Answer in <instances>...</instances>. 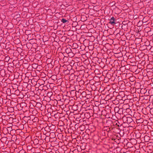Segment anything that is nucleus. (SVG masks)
Returning <instances> with one entry per match:
<instances>
[{
  "instance_id": "obj_1",
  "label": "nucleus",
  "mask_w": 153,
  "mask_h": 153,
  "mask_svg": "<svg viewBox=\"0 0 153 153\" xmlns=\"http://www.w3.org/2000/svg\"><path fill=\"white\" fill-rule=\"evenodd\" d=\"M116 48L117 49V52H115V62L117 61V63L119 64L118 62V60H119L118 58L122 57V53L121 52L120 49L119 50V49L120 48L119 46L117 47Z\"/></svg>"
},
{
  "instance_id": "obj_2",
  "label": "nucleus",
  "mask_w": 153,
  "mask_h": 153,
  "mask_svg": "<svg viewBox=\"0 0 153 153\" xmlns=\"http://www.w3.org/2000/svg\"><path fill=\"white\" fill-rule=\"evenodd\" d=\"M117 120L115 118V128L117 127H121L122 126V124L120 123L119 121V120H120L121 117H120V115L118 116V117H115Z\"/></svg>"
},
{
  "instance_id": "obj_3",
  "label": "nucleus",
  "mask_w": 153,
  "mask_h": 153,
  "mask_svg": "<svg viewBox=\"0 0 153 153\" xmlns=\"http://www.w3.org/2000/svg\"><path fill=\"white\" fill-rule=\"evenodd\" d=\"M122 108H120L119 106H115V117H118L119 114L121 113Z\"/></svg>"
},
{
  "instance_id": "obj_4",
  "label": "nucleus",
  "mask_w": 153,
  "mask_h": 153,
  "mask_svg": "<svg viewBox=\"0 0 153 153\" xmlns=\"http://www.w3.org/2000/svg\"><path fill=\"white\" fill-rule=\"evenodd\" d=\"M115 96H116V99H115V106H119V102L117 100L118 99H119V98H121V97L120 95H119V93L117 92H116V94H115Z\"/></svg>"
},
{
  "instance_id": "obj_5",
  "label": "nucleus",
  "mask_w": 153,
  "mask_h": 153,
  "mask_svg": "<svg viewBox=\"0 0 153 153\" xmlns=\"http://www.w3.org/2000/svg\"><path fill=\"white\" fill-rule=\"evenodd\" d=\"M115 136H116V137H115V142L118 145L120 143V134L117 135L115 134Z\"/></svg>"
},
{
  "instance_id": "obj_6",
  "label": "nucleus",
  "mask_w": 153,
  "mask_h": 153,
  "mask_svg": "<svg viewBox=\"0 0 153 153\" xmlns=\"http://www.w3.org/2000/svg\"><path fill=\"white\" fill-rule=\"evenodd\" d=\"M126 123H130L132 121V119L131 117H126Z\"/></svg>"
},
{
  "instance_id": "obj_7",
  "label": "nucleus",
  "mask_w": 153,
  "mask_h": 153,
  "mask_svg": "<svg viewBox=\"0 0 153 153\" xmlns=\"http://www.w3.org/2000/svg\"><path fill=\"white\" fill-rule=\"evenodd\" d=\"M116 128H117V130H115V133H116L117 134V135H118L120 134L119 133L120 132V127H117Z\"/></svg>"
},
{
  "instance_id": "obj_8",
  "label": "nucleus",
  "mask_w": 153,
  "mask_h": 153,
  "mask_svg": "<svg viewBox=\"0 0 153 153\" xmlns=\"http://www.w3.org/2000/svg\"><path fill=\"white\" fill-rule=\"evenodd\" d=\"M109 23L111 25H113L115 23L114 20L110 19V22H109Z\"/></svg>"
},
{
  "instance_id": "obj_9",
  "label": "nucleus",
  "mask_w": 153,
  "mask_h": 153,
  "mask_svg": "<svg viewBox=\"0 0 153 153\" xmlns=\"http://www.w3.org/2000/svg\"><path fill=\"white\" fill-rule=\"evenodd\" d=\"M61 22L63 23H65L67 22V20L64 19H62Z\"/></svg>"
},
{
  "instance_id": "obj_10",
  "label": "nucleus",
  "mask_w": 153,
  "mask_h": 153,
  "mask_svg": "<svg viewBox=\"0 0 153 153\" xmlns=\"http://www.w3.org/2000/svg\"><path fill=\"white\" fill-rule=\"evenodd\" d=\"M120 34H119L118 33L115 36H118L119 37H120Z\"/></svg>"
},
{
  "instance_id": "obj_11",
  "label": "nucleus",
  "mask_w": 153,
  "mask_h": 153,
  "mask_svg": "<svg viewBox=\"0 0 153 153\" xmlns=\"http://www.w3.org/2000/svg\"><path fill=\"white\" fill-rule=\"evenodd\" d=\"M116 148L117 149L118 148L119 149H118L117 150V152H120V151L121 149L119 148L118 146L116 147Z\"/></svg>"
},
{
  "instance_id": "obj_12",
  "label": "nucleus",
  "mask_w": 153,
  "mask_h": 153,
  "mask_svg": "<svg viewBox=\"0 0 153 153\" xmlns=\"http://www.w3.org/2000/svg\"><path fill=\"white\" fill-rule=\"evenodd\" d=\"M119 77H120V76H118V77H117V80H118V81H119V82H121V80L119 81V80H120V78H119Z\"/></svg>"
},
{
  "instance_id": "obj_13",
  "label": "nucleus",
  "mask_w": 153,
  "mask_h": 153,
  "mask_svg": "<svg viewBox=\"0 0 153 153\" xmlns=\"http://www.w3.org/2000/svg\"><path fill=\"white\" fill-rule=\"evenodd\" d=\"M116 24V25H115L116 26H118L120 25V24L119 23L117 22V23H115V25Z\"/></svg>"
},
{
  "instance_id": "obj_14",
  "label": "nucleus",
  "mask_w": 153,
  "mask_h": 153,
  "mask_svg": "<svg viewBox=\"0 0 153 153\" xmlns=\"http://www.w3.org/2000/svg\"><path fill=\"white\" fill-rule=\"evenodd\" d=\"M111 19H112V20H114V17H112Z\"/></svg>"
},
{
  "instance_id": "obj_15",
  "label": "nucleus",
  "mask_w": 153,
  "mask_h": 153,
  "mask_svg": "<svg viewBox=\"0 0 153 153\" xmlns=\"http://www.w3.org/2000/svg\"><path fill=\"white\" fill-rule=\"evenodd\" d=\"M117 88V89H119V88H118V86H117V87H116V88H115V90H116V89Z\"/></svg>"
},
{
  "instance_id": "obj_16",
  "label": "nucleus",
  "mask_w": 153,
  "mask_h": 153,
  "mask_svg": "<svg viewBox=\"0 0 153 153\" xmlns=\"http://www.w3.org/2000/svg\"><path fill=\"white\" fill-rule=\"evenodd\" d=\"M118 44L119 43V41H118L117 42H116Z\"/></svg>"
},
{
  "instance_id": "obj_17",
  "label": "nucleus",
  "mask_w": 153,
  "mask_h": 153,
  "mask_svg": "<svg viewBox=\"0 0 153 153\" xmlns=\"http://www.w3.org/2000/svg\"><path fill=\"white\" fill-rule=\"evenodd\" d=\"M117 40H118L119 39H118V38H117Z\"/></svg>"
},
{
  "instance_id": "obj_18",
  "label": "nucleus",
  "mask_w": 153,
  "mask_h": 153,
  "mask_svg": "<svg viewBox=\"0 0 153 153\" xmlns=\"http://www.w3.org/2000/svg\"><path fill=\"white\" fill-rule=\"evenodd\" d=\"M115 86H116H116H117V85H116V84H115Z\"/></svg>"
},
{
  "instance_id": "obj_19",
  "label": "nucleus",
  "mask_w": 153,
  "mask_h": 153,
  "mask_svg": "<svg viewBox=\"0 0 153 153\" xmlns=\"http://www.w3.org/2000/svg\"><path fill=\"white\" fill-rule=\"evenodd\" d=\"M115 86H116H116H117V85H116V84H115Z\"/></svg>"
},
{
  "instance_id": "obj_20",
  "label": "nucleus",
  "mask_w": 153,
  "mask_h": 153,
  "mask_svg": "<svg viewBox=\"0 0 153 153\" xmlns=\"http://www.w3.org/2000/svg\"><path fill=\"white\" fill-rule=\"evenodd\" d=\"M112 28H114V26H113L112 27Z\"/></svg>"
},
{
  "instance_id": "obj_21",
  "label": "nucleus",
  "mask_w": 153,
  "mask_h": 153,
  "mask_svg": "<svg viewBox=\"0 0 153 153\" xmlns=\"http://www.w3.org/2000/svg\"><path fill=\"white\" fill-rule=\"evenodd\" d=\"M118 71H119V72H120V71H119V70Z\"/></svg>"
},
{
  "instance_id": "obj_22",
  "label": "nucleus",
  "mask_w": 153,
  "mask_h": 153,
  "mask_svg": "<svg viewBox=\"0 0 153 153\" xmlns=\"http://www.w3.org/2000/svg\"><path fill=\"white\" fill-rule=\"evenodd\" d=\"M118 75H116V76H117Z\"/></svg>"
}]
</instances>
